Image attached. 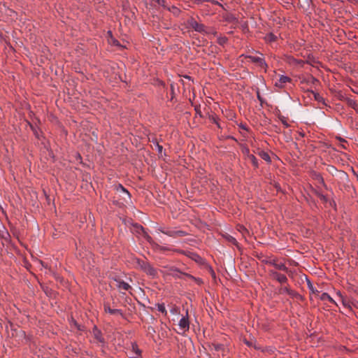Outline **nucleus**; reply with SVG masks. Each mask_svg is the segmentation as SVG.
<instances>
[{
	"instance_id": "obj_1",
	"label": "nucleus",
	"mask_w": 358,
	"mask_h": 358,
	"mask_svg": "<svg viewBox=\"0 0 358 358\" xmlns=\"http://www.w3.org/2000/svg\"><path fill=\"white\" fill-rule=\"evenodd\" d=\"M245 58L249 59L252 62L257 64L259 67L264 69L265 70L268 67L264 59L262 57H255L252 55H247Z\"/></svg>"
},
{
	"instance_id": "obj_2",
	"label": "nucleus",
	"mask_w": 358,
	"mask_h": 358,
	"mask_svg": "<svg viewBox=\"0 0 358 358\" xmlns=\"http://www.w3.org/2000/svg\"><path fill=\"white\" fill-rule=\"evenodd\" d=\"M186 316H183L179 321L178 325L180 329L183 331V333L186 332L189 329V322L188 319V312H186Z\"/></svg>"
},
{
	"instance_id": "obj_3",
	"label": "nucleus",
	"mask_w": 358,
	"mask_h": 358,
	"mask_svg": "<svg viewBox=\"0 0 358 358\" xmlns=\"http://www.w3.org/2000/svg\"><path fill=\"white\" fill-rule=\"evenodd\" d=\"M114 286H116L120 290L127 291L131 289V286L128 283L120 278H115L114 280Z\"/></svg>"
},
{
	"instance_id": "obj_4",
	"label": "nucleus",
	"mask_w": 358,
	"mask_h": 358,
	"mask_svg": "<svg viewBox=\"0 0 358 358\" xmlns=\"http://www.w3.org/2000/svg\"><path fill=\"white\" fill-rule=\"evenodd\" d=\"M291 82V78L285 76H280L279 78L276 80L275 85L278 87L282 88L285 84Z\"/></svg>"
},
{
	"instance_id": "obj_5",
	"label": "nucleus",
	"mask_w": 358,
	"mask_h": 358,
	"mask_svg": "<svg viewBox=\"0 0 358 358\" xmlns=\"http://www.w3.org/2000/svg\"><path fill=\"white\" fill-rule=\"evenodd\" d=\"M271 273L273 278L278 280L280 283L283 284L287 282V278L285 275L280 274L276 271H271Z\"/></svg>"
},
{
	"instance_id": "obj_6",
	"label": "nucleus",
	"mask_w": 358,
	"mask_h": 358,
	"mask_svg": "<svg viewBox=\"0 0 358 358\" xmlns=\"http://www.w3.org/2000/svg\"><path fill=\"white\" fill-rule=\"evenodd\" d=\"M270 264L273 265L276 269L288 272V268L283 263H278L275 260L270 262Z\"/></svg>"
},
{
	"instance_id": "obj_7",
	"label": "nucleus",
	"mask_w": 358,
	"mask_h": 358,
	"mask_svg": "<svg viewBox=\"0 0 358 358\" xmlns=\"http://www.w3.org/2000/svg\"><path fill=\"white\" fill-rule=\"evenodd\" d=\"M144 272L152 277H155L157 274V270L150 264L147 266Z\"/></svg>"
},
{
	"instance_id": "obj_8",
	"label": "nucleus",
	"mask_w": 358,
	"mask_h": 358,
	"mask_svg": "<svg viewBox=\"0 0 358 358\" xmlns=\"http://www.w3.org/2000/svg\"><path fill=\"white\" fill-rule=\"evenodd\" d=\"M93 335H94V338L98 341V342H100V343H103V338H102L101 336V333L99 330H98L96 328H95L94 330H93Z\"/></svg>"
},
{
	"instance_id": "obj_9",
	"label": "nucleus",
	"mask_w": 358,
	"mask_h": 358,
	"mask_svg": "<svg viewBox=\"0 0 358 358\" xmlns=\"http://www.w3.org/2000/svg\"><path fill=\"white\" fill-rule=\"evenodd\" d=\"M304 82L311 85H316L319 83V80L312 76H309L307 78L304 79Z\"/></svg>"
},
{
	"instance_id": "obj_10",
	"label": "nucleus",
	"mask_w": 358,
	"mask_h": 358,
	"mask_svg": "<svg viewBox=\"0 0 358 358\" xmlns=\"http://www.w3.org/2000/svg\"><path fill=\"white\" fill-rule=\"evenodd\" d=\"M320 299L322 300V301H329L330 303H334L336 304V302L326 292H324L322 293L320 296Z\"/></svg>"
},
{
	"instance_id": "obj_11",
	"label": "nucleus",
	"mask_w": 358,
	"mask_h": 358,
	"mask_svg": "<svg viewBox=\"0 0 358 358\" xmlns=\"http://www.w3.org/2000/svg\"><path fill=\"white\" fill-rule=\"evenodd\" d=\"M193 28L194 29L195 31H199V32H203L204 31V25L202 24H199L196 22H195L193 24Z\"/></svg>"
},
{
	"instance_id": "obj_12",
	"label": "nucleus",
	"mask_w": 358,
	"mask_h": 358,
	"mask_svg": "<svg viewBox=\"0 0 358 358\" xmlns=\"http://www.w3.org/2000/svg\"><path fill=\"white\" fill-rule=\"evenodd\" d=\"M311 93L313 94L315 100L324 104V99L320 94L315 92L313 91H311Z\"/></svg>"
},
{
	"instance_id": "obj_13",
	"label": "nucleus",
	"mask_w": 358,
	"mask_h": 358,
	"mask_svg": "<svg viewBox=\"0 0 358 358\" xmlns=\"http://www.w3.org/2000/svg\"><path fill=\"white\" fill-rule=\"evenodd\" d=\"M276 39L277 36L274 35L273 33H269L265 36V40L269 43L275 41Z\"/></svg>"
},
{
	"instance_id": "obj_14",
	"label": "nucleus",
	"mask_w": 358,
	"mask_h": 358,
	"mask_svg": "<svg viewBox=\"0 0 358 358\" xmlns=\"http://www.w3.org/2000/svg\"><path fill=\"white\" fill-rule=\"evenodd\" d=\"M159 231H161L162 233L169 236L176 237V231H173V230H164V229H159Z\"/></svg>"
},
{
	"instance_id": "obj_15",
	"label": "nucleus",
	"mask_w": 358,
	"mask_h": 358,
	"mask_svg": "<svg viewBox=\"0 0 358 358\" xmlns=\"http://www.w3.org/2000/svg\"><path fill=\"white\" fill-rule=\"evenodd\" d=\"M348 103L349 106H350L356 112H357V110H358V102L350 99V100L348 101Z\"/></svg>"
},
{
	"instance_id": "obj_16",
	"label": "nucleus",
	"mask_w": 358,
	"mask_h": 358,
	"mask_svg": "<svg viewBox=\"0 0 358 358\" xmlns=\"http://www.w3.org/2000/svg\"><path fill=\"white\" fill-rule=\"evenodd\" d=\"M259 155L264 160H265L266 162L271 161L270 156L267 152L262 151V152H260Z\"/></svg>"
},
{
	"instance_id": "obj_17",
	"label": "nucleus",
	"mask_w": 358,
	"mask_h": 358,
	"mask_svg": "<svg viewBox=\"0 0 358 358\" xmlns=\"http://www.w3.org/2000/svg\"><path fill=\"white\" fill-rule=\"evenodd\" d=\"M117 191H119V190L121 191L122 193L126 194L129 199H130V194H129V192L122 185H118V187L117 188Z\"/></svg>"
},
{
	"instance_id": "obj_18",
	"label": "nucleus",
	"mask_w": 358,
	"mask_h": 358,
	"mask_svg": "<svg viewBox=\"0 0 358 358\" xmlns=\"http://www.w3.org/2000/svg\"><path fill=\"white\" fill-rule=\"evenodd\" d=\"M170 271L171 272V274L172 275H173L174 277H178L179 278V274H181V272L178 269L175 268V267H171L170 268Z\"/></svg>"
},
{
	"instance_id": "obj_19",
	"label": "nucleus",
	"mask_w": 358,
	"mask_h": 358,
	"mask_svg": "<svg viewBox=\"0 0 358 358\" xmlns=\"http://www.w3.org/2000/svg\"><path fill=\"white\" fill-rule=\"evenodd\" d=\"M157 310L161 312L162 313L164 314V315H166L167 314V311L166 310V308H165V306L164 303H162V304H158L157 305Z\"/></svg>"
},
{
	"instance_id": "obj_20",
	"label": "nucleus",
	"mask_w": 358,
	"mask_h": 358,
	"mask_svg": "<svg viewBox=\"0 0 358 358\" xmlns=\"http://www.w3.org/2000/svg\"><path fill=\"white\" fill-rule=\"evenodd\" d=\"M105 310L110 314H116L120 313L118 309H112L109 306H105Z\"/></svg>"
},
{
	"instance_id": "obj_21",
	"label": "nucleus",
	"mask_w": 358,
	"mask_h": 358,
	"mask_svg": "<svg viewBox=\"0 0 358 358\" xmlns=\"http://www.w3.org/2000/svg\"><path fill=\"white\" fill-rule=\"evenodd\" d=\"M132 350L135 352V354L137 355V356H140L141 355V350L138 349V346L135 343H133L132 344Z\"/></svg>"
},
{
	"instance_id": "obj_22",
	"label": "nucleus",
	"mask_w": 358,
	"mask_h": 358,
	"mask_svg": "<svg viewBox=\"0 0 358 358\" xmlns=\"http://www.w3.org/2000/svg\"><path fill=\"white\" fill-rule=\"evenodd\" d=\"M150 263L144 261L138 262V265L141 268V269L145 271V268H147V266H148Z\"/></svg>"
},
{
	"instance_id": "obj_23",
	"label": "nucleus",
	"mask_w": 358,
	"mask_h": 358,
	"mask_svg": "<svg viewBox=\"0 0 358 358\" xmlns=\"http://www.w3.org/2000/svg\"><path fill=\"white\" fill-rule=\"evenodd\" d=\"M154 248L157 249V250H159L160 251H165V250H168V248H166V247H164V246H161L159 245V244H155V246L154 247Z\"/></svg>"
},
{
	"instance_id": "obj_24",
	"label": "nucleus",
	"mask_w": 358,
	"mask_h": 358,
	"mask_svg": "<svg viewBox=\"0 0 358 358\" xmlns=\"http://www.w3.org/2000/svg\"><path fill=\"white\" fill-rule=\"evenodd\" d=\"M227 41V38H225V37H220V38H218V43L220 45H223L224 44L226 43Z\"/></svg>"
},
{
	"instance_id": "obj_25",
	"label": "nucleus",
	"mask_w": 358,
	"mask_h": 358,
	"mask_svg": "<svg viewBox=\"0 0 358 358\" xmlns=\"http://www.w3.org/2000/svg\"><path fill=\"white\" fill-rule=\"evenodd\" d=\"M146 240L152 245L153 248L155 246V244H157L153 241L152 238L150 236H146Z\"/></svg>"
},
{
	"instance_id": "obj_26",
	"label": "nucleus",
	"mask_w": 358,
	"mask_h": 358,
	"mask_svg": "<svg viewBox=\"0 0 358 358\" xmlns=\"http://www.w3.org/2000/svg\"><path fill=\"white\" fill-rule=\"evenodd\" d=\"M282 123L286 127H288L289 125V124L287 123L286 119L284 117H282L280 118Z\"/></svg>"
},
{
	"instance_id": "obj_27",
	"label": "nucleus",
	"mask_w": 358,
	"mask_h": 358,
	"mask_svg": "<svg viewBox=\"0 0 358 358\" xmlns=\"http://www.w3.org/2000/svg\"><path fill=\"white\" fill-rule=\"evenodd\" d=\"M185 234L183 231H176V237L182 236Z\"/></svg>"
},
{
	"instance_id": "obj_28",
	"label": "nucleus",
	"mask_w": 358,
	"mask_h": 358,
	"mask_svg": "<svg viewBox=\"0 0 358 358\" xmlns=\"http://www.w3.org/2000/svg\"><path fill=\"white\" fill-rule=\"evenodd\" d=\"M227 239H228V241H229L230 243H233V244L236 243V240L234 237H232V236H229V237L227 238Z\"/></svg>"
},
{
	"instance_id": "obj_29",
	"label": "nucleus",
	"mask_w": 358,
	"mask_h": 358,
	"mask_svg": "<svg viewBox=\"0 0 358 358\" xmlns=\"http://www.w3.org/2000/svg\"><path fill=\"white\" fill-rule=\"evenodd\" d=\"M251 159H252L253 164L255 166H257V159H256V157L252 155V156H251Z\"/></svg>"
},
{
	"instance_id": "obj_30",
	"label": "nucleus",
	"mask_w": 358,
	"mask_h": 358,
	"mask_svg": "<svg viewBox=\"0 0 358 358\" xmlns=\"http://www.w3.org/2000/svg\"><path fill=\"white\" fill-rule=\"evenodd\" d=\"M214 347H215V350H217V351H218L222 348V345H219V344L214 345Z\"/></svg>"
},
{
	"instance_id": "obj_31",
	"label": "nucleus",
	"mask_w": 358,
	"mask_h": 358,
	"mask_svg": "<svg viewBox=\"0 0 358 358\" xmlns=\"http://www.w3.org/2000/svg\"><path fill=\"white\" fill-rule=\"evenodd\" d=\"M171 313L173 314H176L178 313V308L174 307L171 310Z\"/></svg>"
},
{
	"instance_id": "obj_32",
	"label": "nucleus",
	"mask_w": 358,
	"mask_h": 358,
	"mask_svg": "<svg viewBox=\"0 0 358 358\" xmlns=\"http://www.w3.org/2000/svg\"><path fill=\"white\" fill-rule=\"evenodd\" d=\"M157 147L159 152H162V150H163V147L162 145H159L158 143H157Z\"/></svg>"
},
{
	"instance_id": "obj_33",
	"label": "nucleus",
	"mask_w": 358,
	"mask_h": 358,
	"mask_svg": "<svg viewBox=\"0 0 358 358\" xmlns=\"http://www.w3.org/2000/svg\"><path fill=\"white\" fill-rule=\"evenodd\" d=\"M282 290H283L284 292H288V293H289V289H288V288H287V287H284V288H282Z\"/></svg>"
},
{
	"instance_id": "obj_34",
	"label": "nucleus",
	"mask_w": 358,
	"mask_h": 358,
	"mask_svg": "<svg viewBox=\"0 0 358 358\" xmlns=\"http://www.w3.org/2000/svg\"><path fill=\"white\" fill-rule=\"evenodd\" d=\"M257 98L259 101H262L261 96L259 93H257Z\"/></svg>"
},
{
	"instance_id": "obj_35",
	"label": "nucleus",
	"mask_w": 358,
	"mask_h": 358,
	"mask_svg": "<svg viewBox=\"0 0 358 358\" xmlns=\"http://www.w3.org/2000/svg\"><path fill=\"white\" fill-rule=\"evenodd\" d=\"M198 283L202 282L201 280L200 279H195Z\"/></svg>"
},
{
	"instance_id": "obj_36",
	"label": "nucleus",
	"mask_w": 358,
	"mask_h": 358,
	"mask_svg": "<svg viewBox=\"0 0 358 358\" xmlns=\"http://www.w3.org/2000/svg\"><path fill=\"white\" fill-rule=\"evenodd\" d=\"M317 178H318V179H319L320 180L322 181V177H321L320 176H319V175H318V176H317Z\"/></svg>"
},
{
	"instance_id": "obj_37",
	"label": "nucleus",
	"mask_w": 358,
	"mask_h": 358,
	"mask_svg": "<svg viewBox=\"0 0 358 358\" xmlns=\"http://www.w3.org/2000/svg\"><path fill=\"white\" fill-rule=\"evenodd\" d=\"M187 276H189V278H194V279H195L192 275H187Z\"/></svg>"
}]
</instances>
